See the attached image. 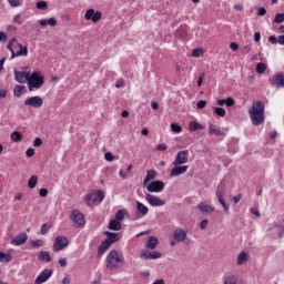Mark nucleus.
Masks as SVG:
<instances>
[{"mask_svg": "<svg viewBox=\"0 0 284 284\" xmlns=\"http://www.w3.org/2000/svg\"><path fill=\"white\" fill-rule=\"evenodd\" d=\"M248 114L253 125H261L265 122V104L261 101L254 102Z\"/></svg>", "mask_w": 284, "mask_h": 284, "instance_id": "nucleus-1", "label": "nucleus"}, {"mask_svg": "<svg viewBox=\"0 0 284 284\" xmlns=\"http://www.w3.org/2000/svg\"><path fill=\"white\" fill-rule=\"evenodd\" d=\"M124 261L123 255H121L119 251L112 250L106 257V268L110 270V272H116V270L123 265Z\"/></svg>", "mask_w": 284, "mask_h": 284, "instance_id": "nucleus-2", "label": "nucleus"}, {"mask_svg": "<svg viewBox=\"0 0 284 284\" xmlns=\"http://www.w3.org/2000/svg\"><path fill=\"white\" fill-rule=\"evenodd\" d=\"M104 236H106L105 241H103L98 248L99 256H103V254H105V252H108L110 247L113 245V243H118L120 239L119 233H112L109 231L104 232Z\"/></svg>", "mask_w": 284, "mask_h": 284, "instance_id": "nucleus-3", "label": "nucleus"}, {"mask_svg": "<svg viewBox=\"0 0 284 284\" xmlns=\"http://www.w3.org/2000/svg\"><path fill=\"white\" fill-rule=\"evenodd\" d=\"M27 83L29 92H32L33 90H39L40 88H43V84L45 83V77L41 74V71H34L32 74L29 75V80Z\"/></svg>", "mask_w": 284, "mask_h": 284, "instance_id": "nucleus-4", "label": "nucleus"}, {"mask_svg": "<svg viewBox=\"0 0 284 284\" xmlns=\"http://www.w3.org/2000/svg\"><path fill=\"white\" fill-rule=\"evenodd\" d=\"M104 199H105V192L99 190L93 193L87 194L84 201L87 205H89V207H92L94 203H101V201H103Z\"/></svg>", "mask_w": 284, "mask_h": 284, "instance_id": "nucleus-5", "label": "nucleus"}, {"mask_svg": "<svg viewBox=\"0 0 284 284\" xmlns=\"http://www.w3.org/2000/svg\"><path fill=\"white\" fill-rule=\"evenodd\" d=\"M70 220L73 222V227H85V215L81 211L73 210Z\"/></svg>", "mask_w": 284, "mask_h": 284, "instance_id": "nucleus-6", "label": "nucleus"}, {"mask_svg": "<svg viewBox=\"0 0 284 284\" xmlns=\"http://www.w3.org/2000/svg\"><path fill=\"white\" fill-rule=\"evenodd\" d=\"M102 17L101 11H95L94 9H88L84 13L85 21H92L93 23H99Z\"/></svg>", "mask_w": 284, "mask_h": 284, "instance_id": "nucleus-7", "label": "nucleus"}, {"mask_svg": "<svg viewBox=\"0 0 284 284\" xmlns=\"http://www.w3.org/2000/svg\"><path fill=\"white\" fill-rule=\"evenodd\" d=\"M69 241L68 237L61 235V236H57L54 239V243H53V252H61V250H65V247H68L69 245Z\"/></svg>", "mask_w": 284, "mask_h": 284, "instance_id": "nucleus-8", "label": "nucleus"}, {"mask_svg": "<svg viewBox=\"0 0 284 284\" xmlns=\"http://www.w3.org/2000/svg\"><path fill=\"white\" fill-rule=\"evenodd\" d=\"M145 201L151 205L152 207H163L165 205V201L161 200V197L155 196L150 193H145Z\"/></svg>", "mask_w": 284, "mask_h": 284, "instance_id": "nucleus-9", "label": "nucleus"}, {"mask_svg": "<svg viewBox=\"0 0 284 284\" xmlns=\"http://www.w3.org/2000/svg\"><path fill=\"white\" fill-rule=\"evenodd\" d=\"M189 156H190V151H187V150L178 152V154L173 161V165H185V163H187V161H190Z\"/></svg>", "mask_w": 284, "mask_h": 284, "instance_id": "nucleus-10", "label": "nucleus"}, {"mask_svg": "<svg viewBox=\"0 0 284 284\" xmlns=\"http://www.w3.org/2000/svg\"><path fill=\"white\" fill-rule=\"evenodd\" d=\"M148 192H163L164 187H165V183H163V181H153L150 184H148L146 186Z\"/></svg>", "mask_w": 284, "mask_h": 284, "instance_id": "nucleus-11", "label": "nucleus"}, {"mask_svg": "<svg viewBox=\"0 0 284 284\" xmlns=\"http://www.w3.org/2000/svg\"><path fill=\"white\" fill-rule=\"evenodd\" d=\"M268 81L273 88H284V73H276Z\"/></svg>", "mask_w": 284, "mask_h": 284, "instance_id": "nucleus-12", "label": "nucleus"}, {"mask_svg": "<svg viewBox=\"0 0 284 284\" xmlns=\"http://www.w3.org/2000/svg\"><path fill=\"white\" fill-rule=\"evenodd\" d=\"M187 170H190V166H187V165H183V164L174 165V168L171 169L170 176L171 178L181 176V175L185 174V172H187Z\"/></svg>", "mask_w": 284, "mask_h": 284, "instance_id": "nucleus-13", "label": "nucleus"}, {"mask_svg": "<svg viewBox=\"0 0 284 284\" xmlns=\"http://www.w3.org/2000/svg\"><path fill=\"white\" fill-rule=\"evenodd\" d=\"M248 262H250V252L241 251L236 257V266L241 267L243 265H247Z\"/></svg>", "mask_w": 284, "mask_h": 284, "instance_id": "nucleus-14", "label": "nucleus"}, {"mask_svg": "<svg viewBox=\"0 0 284 284\" xmlns=\"http://www.w3.org/2000/svg\"><path fill=\"white\" fill-rule=\"evenodd\" d=\"M14 79L18 83H28L30 79V72L14 70Z\"/></svg>", "mask_w": 284, "mask_h": 284, "instance_id": "nucleus-15", "label": "nucleus"}, {"mask_svg": "<svg viewBox=\"0 0 284 284\" xmlns=\"http://www.w3.org/2000/svg\"><path fill=\"white\" fill-rule=\"evenodd\" d=\"M225 194V189L223 186H219L216 189V196L219 199V203L222 205L224 212H230V206L225 203V200H223V195Z\"/></svg>", "mask_w": 284, "mask_h": 284, "instance_id": "nucleus-16", "label": "nucleus"}, {"mask_svg": "<svg viewBox=\"0 0 284 284\" xmlns=\"http://www.w3.org/2000/svg\"><path fill=\"white\" fill-rule=\"evenodd\" d=\"M24 105H31V108H41V105H43V99H41L39 95L31 97L24 101Z\"/></svg>", "mask_w": 284, "mask_h": 284, "instance_id": "nucleus-17", "label": "nucleus"}, {"mask_svg": "<svg viewBox=\"0 0 284 284\" xmlns=\"http://www.w3.org/2000/svg\"><path fill=\"white\" fill-rule=\"evenodd\" d=\"M50 276H52V270H43L36 278L34 284H43L45 281H48V278H50Z\"/></svg>", "mask_w": 284, "mask_h": 284, "instance_id": "nucleus-18", "label": "nucleus"}, {"mask_svg": "<svg viewBox=\"0 0 284 284\" xmlns=\"http://www.w3.org/2000/svg\"><path fill=\"white\" fill-rule=\"evenodd\" d=\"M173 239L176 241V243H183L187 239V232L183 229H176L173 232Z\"/></svg>", "mask_w": 284, "mask_h": 284, "instance_id": "nucleus-19", "label": "nucleus"}, {"mask_svg": "<svg viewBox=\"0 0 284 284\" xmlns=\"http://www.w3.org/2000/svg\"><path fill=\"white\" fill-rule=\"evenodd\" d=\"M136 205V216L140 219L143 216H148V212H150V209L145 206V204L141 203L140 201L135 202Z\"/></svg>", "mask_w": 284, "mask_h": 284, "instance_id": "nucleus-20", "label": "nucleus"}, {"mask_svg": "<svg viewBox=\"0 0 284 284\" xmlns=\"http://www.w3.org/2000/svg\"><path fill=\"white\" fill-rule=\"evenodd\" d=\"M196 207L200 212H202V214H212L214 212V207H212L209 204H205L204 202L197 204Z\"/></svg>", "mask_w": 284, "mask_h": 284, "instance_id": "nucleus-21", "label": "nucleus"}, {"mask_svg": "<svg viewBox=\"0 0 284 284\" xmlns=\"http://www.w3.org/2000/svg\"><path fill=\"white\" fill-rule=\"evenodd\" d=\"M28 241V234L20 233L11 241L12 245H23Z\"/></svg>", "mask_w": 284, "mask_h": 284, "instance_id": "nucleus-22", "label": "nucleus"}, {"mask_svg": "<svg viewBox=\"0 0 284 284\" xmlns=\"http://www.w3.org/2000/svg\"><path fill=\"white\" fill-rule=\"evenodd\" d=\"M154 179H156V171L154 170H149L146 172V176L144 178L143 181V187H148V185L150 184V181H154Z\"/></svg>", "mask_w": 284, "mask_h": 284, "instance_id": "nucleus-23", "label": "nucleus"}, {"mask_svg": "<svg viewBox=\"0 0 284 284\" xmlns=\"http://www.w3.org/2000/svg\"><path fill=\"white\" fill-rule=\"evenodd\" d=\"M235 103L236 101H234V98H226V99L217 100L216 102V104L220 105V108H222V105H226V108H232L234 106Z\"/></svg>", "mask_w": 284, "mask_h": 284, "instance_id": "nucleus-24", "label": "nucleus"}, {"mask_svg": "<svg viewBox=\"0 0 284 284\" xmlns=\"http://www.w3.org/2000/svg\"><path fill=\"white\" fill-rule=\"evenodd\" d=\"M223 284H245L239 276L236 275H229L224 278Z\"/></svg>", "mask_w": 284, "mask_h": 284, "instance_id": "nucleus-25", "label": "nucleus"}, {"mask_svg": "<svg viewBox=\"0 0 284 284\" xmlns=\"http://www.w3.org/2000/svg\"><path fill=\"white\" fill-rule=\"evenodd\" d=\"M156 245H159V239H156V236L148 237V241H146L148 250H156Z\"/></svg>", "mask_w": 284, "mask_h": 284, "instance_id": "nucleus-26", "label": "nucleus"}, {"mask_svg": "<svg viewBox=\"0 0 284 284\" xmlns=\"http://www.w3.org/2000/svg\"><path fill=\"white\" fill-rule=\"evenodd\" d=\"M14 57H28V47H23L20 44L19 51L17 53L12 51L11 59H14Z\"/></svg>", "mask_w": 284, "mask_h": 284, "instance_id": "nucleus-27", "label": "nucleus"}, {"mask_svg": "<svg viewBox=\"0 0 284 284\" xmlns=\"http://www.w3.org/2000/svg\"><path fill=\"white\" fill-rule=\"evenodd\" d=\"M8 50H10L11 52V57H12V52H14V50H17V48H21V43H19V41H17L14 38L10 40V42L7 45Z\"/></svg>", "mask_w": 284, "mask_h": 284, "instance_id": "nucleus-28", "label": "nucleus"}, {"mask_svg": "<svg viewBox=\"0 0 284 284\" xmlns=\"http://www.w3.org/2000/svg\"><path fill=\"white\" fill-rule=\"evenodd\" d=\"M209 134H215L216 136H225V133L221 131L216 125L210 124Z\"/></svg>", "mask_w": 284, "mask_h": 284, "instance_id": "nucleus-29", "label": "nucleus"}, {"mask_svg": "<svg viewBox=\"0 0 284 284\" xmlns=\"http://www.w3.org/2000/svg\"><path fill=\"white\" fill-rule=\"evenodd\" d=\"M38 23H40L42 28H45V26L54 28V26H57V19L50 18L49 20H39Z\"/></svg>", "mask_w": 284, "mask_h": 284, "instance_id": "nucleus-30", "label": "nucleus"}, {"mask_svg": "<svg viewBox=\"0 0 284 284\" xmlns=\"http://www.w3.org/2000/svg\"><path fill=\"white\" fill-rule=\"evenodd\" d=\"M108 227L110 229V230H113L114 232H119V230H121V222H119L118 220H111L110 222H109V225H108Z\"/></svg>", "mask_w": 284, "mask_h": 284, "instance_id": "nucleus-31", "label": "nucleus"}, {"mask_svg": "<svg viewBox=\"0 0 284 284\" xmlns=\"http://www.w3.org/2000/svg\"><path fill=\"white\" fill-rule=\"evenodd\" d=\"M38 261H45L47 263H50L52 261V257L50 256V253L41 251L38 254Z\"/></svg>", "mask_w": 284, "mask_h": 284, "instance_id": "nucleus-32", "label": "nucleus"}, {"mask_svg": "<svg viewBox=\"0 0 284 284\" xmlns=\"http://www.w3.org/2000/svg\"><path fill=\"white\" fill-rule=\"evenodd\" d=\"M205 126H203V124H199V122L196 121H192L189 124V130L190 132H196V130H204Z\"/></svg>", "mask_w": 284, "mask_h": 284, "instance_id": "nucleus-33", "label": "nucleus"}, {"mask_svg": "<svg viewBox=\"0 0 284 284\" xmlns=\"http://www.w3.org/2000/svg\"><path fill=\"white\" fill-rule=\"evenodd\" d=\"M125 216H128V210H125V209L119 210L115 213V221L121 223V221H123L125 219Z\"/></svg>", "mask_w": 284, "mask_h": 284, "instance_id": "nucleus-34", "label": "nucleus"}, {"mask_svg": "<svg viewBox=\"0 0 284 284\" xmlns=\"http://www.w3.org/2000/svg\"><path fill=\"white\" fill-rule=\"evenodd\" d=\"M10 139L14 143H19V141H23V135L19 131H13L10 135Z\"/></svg>", "mask_w": 284, "mask_h": 284, "instance_id": "nucleus-35", "label": "nucleus"}, {"mask_svg": "<svg viewBox=\"0 0 284 284\" xmlns=\"http://www.w3.org/2000/svg\"><path fill=\"white\" fill-rule=\"evenodd\" d=\"M39 181V178H37V175H32L29 181H28V187L30 190H34V187H37V183Z\"/></svg>", "mask_w": 284, "mask_h": 284, "instance_id": "nucleus-36", "label": "nucleus"}, {"mask_svg": "<svg viewBox=\"0 0 284 284\" xmlns=\"http://www.w3.org/2000/svg\"><path fill=\"white\" fill-rule=\"evenodd\" d=\"M43 245H45V242L43 240H33V241H31V246L34 250H39V247H43Z\"/></svg>", "mask_w": 284, "mask_h": 284, "instance_id": "nucleus-37", "label": "nucleus"}, {"mask_svg": "<svg viewBox=\"0 0 284 284\" xmlns=\"http://www.w3.org/2000/svg\"><path fill=\"white\" fill-rule=\"evenodd\" d=\"M11 261H12V256L10 254L0 252V263H10Z\"/></svg>", "mask_w": 284, "mask_h": 284, "instance_id": "nucleus-38", "label": "nucleus"}, {"mask_svg": "<svg viewBox=\"0 0 284 284\" xmlns=\"http://www.w3.org/2000/svg\"><path fill=\"white\" fill-rule=\"evenodd\" d=\"M23 90H26V87L17 84L13 89L14 97H21V92H23Z\"/></svg>", "mask_w": 284, "mask_h": 284, "instance_id": "nucleus-39", "label": "nucleus"}, {"mask_svg": "<svg viewBox=\"0 0 284 284\" xmlns=\"http://www.w3.org/2000/svg\"><path fill=\"white\" fill-rule=\"evenodd\" d=\"M265 70H267V65H265V63L260 62L256 64V72L258 74H263Z\"/></svg>", "mask_w": 284, "mask_h": 284, "instance_id": "nucleus-40", "label": "nucleus"}, {"mask_svg": "<svg viewBox=\"0 0 284 284\" xmlns=\"http://www.w3.org/2000/svg\"><path fill=\"white\" fill-rule=\"evenodd\" d=\"M171 130L175 134H180V132H183V128H181V125H179V123H172L171 124Z\"/></svg>", "mask_w": 284, "mask_h": 284, "instance_id": "nucleus-41", "label": "nucleus"}, {"mask_svg": "<svg viewBox=\"0 0 284 284\" xmlns=\"http://www.w3.org/2000/svg\"><path fill=\"white\" fill-rule=\"evenodd\" d=\"M50 227H52V224H42L40 234L42 236H45V234H48V232L50 231Z\"/></svg>", "mask_w": 284, "mask_h": 284, "instance_id": "nucleus-42", "label": "nucleus"}, {"mask_svg": "<svg viewBox=\"0 0 284 284\" xmlns=\"http://www.w3.org/2000/svg\"><path fill=\"white\" fill-rule=\"evenodd\" d=\"M150 256H151V252L148 248L142 250L140 252V258L150 260Z\"/></svg>", "mask_w": 284, "mask_h": 284, "instance_id": "nucleus-43", "label": "nucleus"}, {"mask_svg": "<svg viewBox=\"0 0 284 284\" xmlns=\"http://www.w3.org/2000/svg\"><path fill=\"white\" fill-rule=\"evenodd\" d=\"M36 7L38 8V10H48V2L45 1H39L37 2Z\"/></svg>", "mask_w": 284, "mask_h": 284, "instance_id": "nucleus-44", "label": "nucleus"}, {"mask_svg": "<svg viewBox=\"0 0 284 284\" xmlns=\"http://www.w3.org/2000/svg\"><path fill=\"white\" fill-rule=\"evenodd\" d=\"M275 227L277 230L278 237L283 239V234H284V226H283V224H276Z\"/></svg>", "mask_w": 284, "mask_h": 284, "instance_id": "nucleus-45", "label": "nucleus"}, {"mask_svg": "<svg viewBox=\"0 0 284 284\" xmlns=\"http://www.w3.org/2000/svg\"><path fill=\"white\" fill-rule=\"evenodd\" d=\"M204 51L203 49H194L192 52V57H195L196 59H199V57H203Z\"/></svg>", "mask_w": 284, "mask_h": 284, "instance_id": "nucleus-46", "label": "nucleus"}, {"mask_svg": "<svg viewBox=\"0 0 284 284\" xmlns=\"http://www.w3.org/2000/svg\"><path fill=\"white\" fill-rule=\"evenodd\" d=\"M284 22V13H277L274 18V23H283Z\"/></svg>", "mask_w": 284, "mask_h": 284, "instance_id": "nucleus-47", "label": "nucleus"}, {"mask_svg": "<svg viewBox=\"0 0 284 284\" xmlns=\"http://www.w3.org/2000/svg\"><path fill=\"white\" fill-rule=\"evenodd\" d=\"M161 256H162L161 252H159V251H153V252H151L150 260H151V261H154V260H156V258H161Z\"/></svg>", "mask_w": 284, "mask_h": 284, "instance_id": "nucleus-48", "label": "nucleus"}, {"mask_svg": "<svg viewBox=\"0 0 284 284\" xmlns=\"http://www.w3.org/2000/svg\"><path fill=\"white\" fill-rule=\"evenodd\" d=\"M104 159H105V161L112 162V161H114V159H116V156H114L112 154V152H106V153H104Z\"/></svg>", "mask_w": 284, "mask_h": 284, "instance_id": "nucleus-49", "label": "nucleus"}, {"mask_svg": "<svg viewBox=\"0 0 284 284\" xmlns=\"http://www.w3.org/2000/svg\"><path fill=\"white\" fill-rule=\"evenodd\" d=\"M215 114L217 116H225V109L219 106V108H215Z\"/></svg>", "mask_w": 284, "mask_h": 284, "instance_id": "nucleus-50", "label": "nucleus"}, {"mask_svg": "<svg viewBox=\"0 0 284 284\" xmlns=\"http://www.w3.org/2000/svg\"><path fill=\"white\" fill-rule=\"evenodd\" d=\"M205 105H207V101H205V100H200V101L196 103V109H197V110H203V108H205Z\"/></svg>", "mask_w": 284, "mask_h": 284, "instance_id": "nucleus-51", "label": "nucleus"}, {"mask_svg": "<svg viewBox=\"0 0 284 284\" xmlns=\"http://www.w3.org/2000/svg\"><path fill=\"white\" fill-rule=\"evenodd\" d=\"M8 1L12 8H19L21 6V0H8Z\"/></svg>", "mask_w": 284, "mask_h": 284, "instance_id": "nucleus-52", "label": "nucleus"}, {"mask_svg": "<svg viewBox=\"0 0 284 284\" xmlns=\"http://www.w3.org/2000/svg\"><path fill=\"white\" fill-rule=\"evenodd\" d=\"M207 225H210L209 220H203L200 222V230H207Z\"/></svg>", "mask_w": 284, "mask_h": 284, "instance_id": "nucleus-53", "label": "nucleus"}, {"mask_svg": "<svg viewBox=\"0 0 284 284\" xmlns=\"http://www.w3.org/2000/svg\"><path fill=\"white\" fill-rule=\"evenodd\" d=\"M33 145L34 148H41V145H43V140H41V138H36L33 141Z\"/></svg>", "mask_w": 284, "mask_h": 284, "instance_id": "nucleus-54", "label": "nucleus"}, {"mask_svg": "<svg viewBox=\"0 0 284 284\" xmlns=\"http://www.w3.org/2000/svg\"><path fill=\"white\" fill-rule=\"evenodd\" d=\"M257 14H258V17H265V14H267V10H265V8L261 7L257 10Z\"/></svg>", "mask_w": 284, "mask_h": 284, "instance_id": "nucleus-55", "label": "nucleus"}, {"mask_svg": "<svg viewBox=\"0 0 284 284\" xmlns=\"http://www.w3.org/2000/svg\"><path fill=\"white\" fill-rule=\"evenodd\" d=\"M0 41L2 43H6V41H8V36L3 31H0Z\"/></svg>", "mask_w": 284, "mask_h": 284, "instance_id": "nucleus-56", "label": "nucleus"}, {"mask_svg": "<svg viewBox=\"0 0 284 284\" xmlns=\"http://www.w3.org/2000/svg\"><path fill=\"white\" fill-rule=\"evenodd\" d=\"M230 48H231V50H233V52H239V43L231 42Z\"/></svg>", "mask_w": 284, "mask_h": 284, "instance_id": "nucleus-57", "label": "nucleus"}, {"mask_svg": "<svg viewBox=\"0 0 284 284\" xmlns=\"http://www.w3.org/2000/svg\"><path fill=\"white\" fill-rule=\"evenodd\" d=\"M156 150L159 152H165V150H168V145H165V144H158L156 145Z\"/></svg>", "mask_w": 284, "mask_h": 284, "instance_id": "nucleus-58", "label": "nucleus"}, {"mask_svg": "<svg viewBox=\"0 0 284 284\" xmlns=\"http://www.w3.org/2000/svg\"><path fill=\"white\" fill-rule=\"evenodd\" d=\"M39 195L42 196V199H45V196H48V189H41Z\"/></svg>", "mask_w": 284, "mask_h": 284, "instance_id": "nucleus-59", "label": "nucleus"}, {"mask_svg": "<svg viewBox=\"0 0 284 284\" xmlns=\"http://www.w3.org/2000/svg\"><path fill=\"white\" fill-rule=\"evenodd\" d=\"M268 41H270V43L276 44V43H278V38H276V36H271L268 38Z\"/></svg>", "mask_w": 284, "mask_h": 284, "instance_id": "nucleus-60", "label": "nucleus"}, {"mask_svg": "<svg viewBox=\"0 0 284 284\" xmlns=\"http://www.w3.org/2000/svg\"><path fill=\"white\" fill-rule=\"evenodd\" d=\"M59 265L60 267H65L68 265V260L67 258L59 260Z\"/></svg>", "mask_w": 284, "mask_h": 284, "instance_id": "nucleus-61", "label": "nucleus"}, {"mask_svg": "<svg viewBox=\"0 0 284 284\" xmlns=\"http://www.w3.org/2000/svg\"><path fill=\"white\" fill-rule=\"evenodd\" d=\"M27 156H34V149L30 148L26 151Z\"/></svg>", "mask_w": 284, "mask_h": 284, "instance_id": "nucleus-62", "label": "nucleus"}, {"mask_svg": "<svg viewBox=\"0 0 284 284\" xmlns=\"http://www.w3.org/2000/svg\"><path fill=\"white\" fill-rule=\"evenodd\" d=\"M254 41H255V43H258V41H261V32L254 33Z\"/></svg>", "mask_w": 284, "mask_h": 284, "instance_id": "nucleus-63", "label": "nucleus"}, {"mask_svg": "<svg viewBox=\"0 0 284 284\" xmlns=\"http://www.w3.org/2000/svg\"><path fill=\"white\" fill-rule=\"evenodd\" d=\"M72 281V278H70V275H67L63 280H62V284H70Z\"/></svg>", "mask_w": 284, "mask_h": 284, "instance_id": "nucleus-64", "label": "nucleus"}]
</instances>
